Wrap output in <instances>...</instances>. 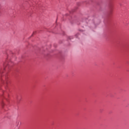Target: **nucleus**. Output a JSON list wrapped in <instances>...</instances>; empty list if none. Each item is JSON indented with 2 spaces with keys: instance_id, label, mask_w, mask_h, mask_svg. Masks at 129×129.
Listing matches in <instances>:
<instances>
[{
  "instance_id": "4",
  "label": "nucleus",
  "mask_w": 129,
  "mask_h": 129,
  "mask_svg": "<svg viewBox=\"0 0 129 129\" xmlns=\"http://www.w3.org/2000/svg\"><path fill=\"white\" fill-rule=\"evenodd\" d=\"M2 106L3 107L4 106V103H3V104H2Z\"/></svg>"
},
{
  "instance_id": "3",
  "label": "nucleus",
  "mask_w": 129,
  "mask_h": 129,
  "mask_svg": "<svg viewBox=\"0 0 129 129\" xmlns=\"http://www.w3.org/2000/svg\"><path fill=\"white\" fill-rule=\"evenodd\" d=\"M9 68H10L9 66H6V68L9 69Z\"/></svg>"
},
{
  "instance_id": "5",
  "label": "nucleus",
  "mask_w": 129,
  "mask_h": 129,
  "mask_svg": "<svg viewBox=\"0 0 129 129\" xmlns=\"http://www.w3.org/2000/svg\"><path fill=\"white\" fill-rule=\"evenodd\" d=\"M4 66L5 67V66H6V64H4Z\"/></svg>"
},
{
  "instance_id": "1",
  "label": "nucleus",
  "mask_w": 129,
  "mask_h": 129,
  "mask_svg": "<svg viewBox=\"0 0 129 129\" xmlns=\"http://www.w3.org/2000/svg\"><path fill=\"white\" fill-rule=\"evenodd\" d=\"M3 84L5 85H7L9 84V78L8 77L7 75L5 76L4 80H3Z\"/></svg>"
},
{
  "instance_id": "2",
  "label": "nucleus",
  "mask_w": 129,
  "mask_h": 129,
  "mask_svg": "<svg viewBox=\"0 0 129 129\" xmlns=\"http://www.w3.org/2000/svg\"><path fill=\"white\" fill-rule=\"evenodd\" d=\"M18 125H19V121L17 122V127H18V128H19V127H18Z\"/></svg>"
}]
</instances>
